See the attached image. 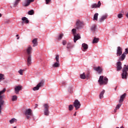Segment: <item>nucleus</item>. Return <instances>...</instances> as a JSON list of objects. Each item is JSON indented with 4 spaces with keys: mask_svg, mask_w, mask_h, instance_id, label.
<instances>
[{
    "mask_svg": "<svg viewBox=\"0 0 128 128\" xmlns=\"http://www.w3.org/2000/svg\"><path fill=\"white\" fill-rule=\"evenodd\" d=\"M6 89L4 88L2 90L0 91V114L2 112V106L4 104V100L6 98L4 96H2V94H4L6 92Z\"/></svg>",
    "mask_w": 128,
    "mask_h": 128,
    "instance_id": "nucleus-1",
    "label": "nucleus"
},
{
    "mask_svg": "<svg viewBox=\"0 0 128 128\" xmlns=\"http://www.w3.org/2000/svg\"><path fill=\"white\" fill-rule=\"evenodd\" d=\"M6 89L4 88L2 90L0 91V114L2 112V106L4 104V100L6 98L4 96H2V94H4L6 92Z\"/></svg>",
    "mask_w": 128,
    "mask_h": 128,
    "instance_id": "nucleus-2",
    "label": "nucleus"
},
{
    "mask_svg": "<svg viewBox=\"0 0 128 128\" xmlns=\"http://www.w3.org/2000/svg\"><path fill=\"white\" fill-rule=\"evenodd\" d=\"M6 89L4 88L2 90L0 91V114L2 112V106L4 104V100L6 98L4 96H2V94H4L6 92Z\"/></svg>",
    "mask_w": 128,
    "mask_h": 128,
    "instance_id": "nucleus-3",
    "label": "nucleus"
},
{
    "mask_svg": "<svg viewBox=\"0 0 128 128\" xmlns=\"http://www.w3.org/2000/svg\"><path fill=\"white\" fill-rule=\"evenodd\" d=\"M24 114L27 120H30L34 116L32 110L30 108L26 109L24 112Z\"/></svg>",
    "mask_w": 128,
    "mask_h": 128,
    "instance_id": "nucleus-4",
    "label": "nucleus"
},
{
    "mask_svg": "<svg viewBox=\"0 0 128 128\" xmlns=\"http://www.w3.org/2000/svg\"><path fill=\"white\" fill-rule=\"evenodd\" d=\"M108 80L107 78L106 77H104V78L103 76H100L99 80H98V82H99L100 86L106 84H108Z\"/></svg>",
    "mask_w": 128,
    "mask_h": 128,
    "instance_id": "nucleus-5",
    "label": "nucleus"
},
{
    "mask_svg": "<svg viewBox=\"0 0 128 128\" xmlns=\"http://www.w3.org/2000/svg\"><path fill=\"white\" fill-rule=\"evenodd\" d=\"M72 32L74 36V42H76V40L80 39V35L78 34H76V28L72 30Z\"/></svg>",
    "mask_w": 128,
    "mask_h": 128,
    "instance_id": "nucleus-6",
    "label": "nucleus"
},
{
    "mask_svg": "<svg viewBox=\"0 0 128 128\" xmlns=\"http://www.w3.org/2000/svg\"><path fill=\"white\" fill-rule=\"evenodd\" d=\"M44 116H50V106L48 104H44Z\"/></svg>",
    "mask_w": 128,
    "mask_h": 128,
    "instance_id": "nucleus-7",
    "label": "nucleus"
},
{
    "mask_svg": "<svg viewBox=\"0 0 128 128\" xmlns=\"http://www.w3.org/2000/svg\"><path fill=\"white\" fill-rule=\"evenodd\" d=\"M44 81L42 80L36 86L34 87L33 88V90H40V88H42V86H44Z\"/></svg>",
    "mask_w": 128,
    "mask_h": 128,
    "instance_id": "nucleus-8",
    "label": "nucleus"
},
{
    "mask_svg": "<svg viewBox=\"0 0 128 128\" xmlns=\"http://www.w3.org/2000/svg\"><path fill=\"white\" fill-rule=\"evenodd\" d=\"M126 54H128V48L125 49V52L122 54V56L119 58V60H124V58H126Z\"/></svg>",
    "mask_w": 128,
    "mask_h": 128,
    "instance_id": "nucleus-9",
    "label": "nucleus"
},
{
    "mask_svg": "<svg viewBox=\"0 0 128 128\" xmlns=\"http://www.w3.org/2000/svg\"><path fill=\"white\" fill-rule=\"evenodd\" d=\"M74 106L76 110H78L80 108V102L78 100H76L74 102Z\"/></svg>",
    "mask_w": 128,
    "mask_h": 128,
    "instance_id": "nucleus-10",
    "label": "nucleus"
},
{
    "mask_svg": "<svg viewBox=\"0 0 128 128\" xmlns=\"http://www.w3.org/2000/svg\"><path fill=\"white\" fill-rule=\"evenodd\" d=\"M82 26V22H80V20H78L76 22V24L75 25V28L76 30H80V28Z\"/></svg>",
    "mask_w": 128,
    "mask_h": 128,
    "instance_id": "nucleus-11",
    "label": "nucleus"
},
{
    "mask_svg": "<svg viewBox=\"0 0 128 128\" xmlns=\"http://www.w3.org/2000/svg\"><path fill=\"white\" fill-rule=\"evenodd\" d=\"M116 52L117 56H120L122 54V48H120V46H118Z\"/></svg>",
    "mask_w": 128,
    "mask_h": 128,
    "instance_id": "nucleus-12",
    "label": "nucleus"
},
{
    "mask_svg": "<svg viewBox=\"0 0 128 128\" xmlns=\"http://www.w3.org/2000/svg\"><path fill=\"white\" fill-rule=\"evenodd\" d=\"M22 86H16L14 88V92L16 94H20V91L22 90Z\"/></svg>",
    "mask_w": 128,
    "mask_h": 128,
    "instance_id": "nucleus-13",
    "label": "nucleus"
},
{
    "mask_svg": "<svg viewBox=\"0 0 128 128\" xmlns=\"http://www.w3.org/2000/svg\"><path fill=\"white\" fill-rule=\"evenodd\" d=\"M34 2V0H25L23 6H28L30 4V2Z\"/></svg>",
    "mask_w": 128,
    "mask_h": 128,
    "instance_id": "nucleus-14",
    "label": "nucleus"
},
{
    "mask_svg": "<svg viewBox=\"0 0 128 128\" xmlns=\"http://www.w3.org/2000/svg\"><path fill=\"white\" fill-rule=\"evenodd\" d=\"M102 5V3H100V1H98V4H94L91 6L92 8H100Z\"/></svg>",
    "mask_w": 128,
    "mask_h": 128,
    "instance_id": "nucleus-15",
    "label": "nucleus"
},
{
    "mask_svg": "<svg viewBox=\"0 0 128 128\" xmlns=\"http://www.w3.org/2000/svg\"><path fill=\"white\" fill-rule=\"evenodd\" d=\"M122 62H118L116 63V70L118 72H120V70H122Z\"/></svg>",
    "mask_w": 128,
    "mask_h": 128,
    "instance_id": "nucleus-16",
    "label": "nucleus"
},
{
    "mask_svg": "<svg viewBox=\"0 0 128 128\" xmlns=\"http://www.w3.org/2000/svg\"><path fill=\"white\" fill-rule=\"evenodd\" d=\"M94 70H96V72H98L100 74H102V68L100 66L98 67H95L94 68Z\"/></svg>",
    "mask_w": 128,
    "mask_h": 128,
    "instance_id": "nucleus-17",
    "label": "nucleus"
},
{
    "mask_svg": "<svg viewBox=\"0 0 128 128\" xmlns=\"http://www.w3.org/2000/svg\"><path fill=\"white\" fill-rule=\"evenodd\" d=\"M32 46H28L26 50L27 54H28V56H31L30 54H32Z\"/></svg>",
    "mask_w": 128,
    "mask_h": 128,
    "instance_id": "nucleus-18",
    "label": "nucleus"
},
{
    "mask_svg": "<svg viewBox=\"0 0 128 128\" xmlns=\"http://www.w3.org/2000/svg\"><path fill=\"white\" fill-rule=\"evenodd\" d=\"M126 94L124 93L120 97V99L119 100L120 104H121V102H124V100L126 98Z\"/></svg>",
    "mask_w": 128,
    "mask_h": 128,
    "instance_id": "nucleus-19",
    "label": "nucleus"
},
{
    "mask_svg": "<svg viewBox=\"0 0 128 128\" xmlns=\"http://www.w3.org/2000/svg\"><path fill=\"white\" fill-rule=\"evenodd\" d=\"M27 64L28 66H30L32 64V56L31 55L28 56V57L27 58Z\"/></svg>",
    "mask_w": 128,
    "mask_h": 128,
    "instance_id": "nucleus-20",
    "label": "nucleus"
},
{
    "mask_svg": "<svg viewBox=\"0 0 128 128\" xmlns=\"http://www.w3.org/2000/svg\"><path fill=\"white\" fill-rule=\"evenodd\" d=\"M82 48H83L82 49V50L83 52H86L88 48V46L86 44H82Z\"/></svg>",
    "mask_w": 128,
    "mask_h": 128,
    "instance_id": "nucleus-21",
    "label": "nucleus"
},
{
    "mask_svg": "<svg viewBox=\"0 0 128 128\" xmlns=\"http://www.w3.org/2000/svg\"><path fill=\"white\" fill-rule=\"evenodd\" d=\"M106 18H108V15L106 14V15L102 16L99 20L100 22H104V20H106Z\"/></svg>",
    "mask_w": 128,
    "mask_h": 128,
    "instance_id": "nucleus-22",
    "label": "nucleus"
},
{
    "mask_svg": "<svg viewBox=\"0 0 128 128\" xmlns=\"http://www.w3.org/2000/svg\"><path fill=\"white\" fill-rule=\"evenodd\" d=\"M32 42L33 44L32 46H34V47L36 46H38V38H34L32 40Z\"/></svg>",
    "mask_w": 128,
    "mask_h": 128,
    "instance_id": "nucleus-23",
    "label": "nucleus"
},
{
    "mask_svg": "<svg viewBox=\"0 0 128 128\" xmlns=\"http://www.w3.org/2000/svg\"><path fill=\"white\" fill-rule=\"evenodd\" d=\"M72 48H74V44H72V43L69 42L67 44V46H66L67 48L68 49Z\"/></svg>",
    "mask_w": 128,
    "mask_h": 128,
    "instance_id": "nucleus-24",
    "label": "nucleus"
},
{
    "mask_svg": "<svg viewBox=\"0 0 128 128\" xmlns=\"http://www.w3.org/2000/svg\"><path fill=\"white\" fill-rule=\"evenodd\" d=\"M90 30L92 32H96V24L92 25L91 26Z\"/></svg>",
    "mask_w": 128,
    "mask_h": 128,
    "instance_id": "nucleus-25",
    "label": "nucleus"
},
{
    "mask_svg": "<svg viewBox=\"0 0 128 128\" xmlns=\"http://www.w3.org/2000/svg\"><path fill=\"white\" fill-rule=\"evenodd\" d=\"M22 20L24 22H26V24H28L30 22V21L28 20V18L26 17H23L22 18Z\"/></svg>",
    "mask_w": 128,
    "mask_h": 128,
    "instance_id": "nucleus-26",
    "label": "nucleus"
},
{
    "mask_svg": "<svg viewBox=\"0 0 128 128\" xmlns=\"http://www.w3.org/2000/svg\"><path fill=\"white\" fill-rule=\"evenodd\" d=\"M80 78H82V80H86V73L84 72L82 74H81L80 75Z\"/></svg>",
    "mask_w": 128,
    "mask_h": 128,
    "instance_id": "nucleus-27",
    "label": "nucleus"
},
{
    "mask_svg": "<svg viewBox=\"0 0 128 128\" xmlns=\"http://www.w3.org/2000/svg\"><path fill=\"white\" fill-rule=\"evenodd\" d=\"M104 92H106V90H102V91L100 93V98L102 99V98H104Z\"/></svg>",
    "mask_w": 128,
    "mask_h": 128,
    "instance_id": "nucleus-28",
    "label": "nucleus"
},
{
    "mask_svg": "<svg viewBox=\"0 0 128 128\" xmlns=\"http://www.w3.org/2000/svg\"><path fill=\"white\" fill-rule=\"evenodd\" d=\"M98 40H100V38H96V37H94L92 41V44H96V43L98 42Z\"/></svg>",
    "mask_w": 128,
    "mask_h": 128,
    "instance_id": "nucleus-29",
    "label": "nucleus"
},
{
    "mask_svg": "<svg viewBox=\"0 0 128 128\" xmlns=\"http://www.w3.org/2000/svg\"><path fill=\"white\" fill-rule=\"evenodd\" d=\"M98 13H96L94 16V20H98Z\"/></svg>",
    "mask_w": 128,
    "mask_h": 128,
    "instance_id": "nucleus-30",
    "label": "nucleus"
},
{
    "mask_svg": "<svg viewBox=\"0 0 128 128\" xmlns=\"http://www.w3.org/2000/svg\"><path fill=\"white\" fill-rule=\"evenodd\" d=\"M28 14L30 16H32V14H34V10H32L28 12Z\"/></svg>",
    "mask_w": 128,
    "mask_h": 128,
    "instance_id": "nucleus-31",
    "label": "nucleus"
},
{
    "mask_svg": "<svg viewBox=\"0 0 128 128\" xmlns=\"http://www.w3.org/2000/svg\"><path fill=\"white\" fill-rule=\"evenodd\" d=\"M60 66V62H56L53 65V68H58Z\"/></svg>",
    "mask_w": 128,
    "mask_h": 128,
    "instance_id": "nucleus-32",
    "label": "nucleus"
},
{
    "mask_svg": "<svg viewBox=\"0 0 128 128\" xmlns=\"http://www.w3.org/2000/svg\"><path fill=\"white\" fill-rule=\"evenodd\" d=\"M4 80V75L3 74H0V82Z\"/></svg>",
    "mask_w": 128,
    "mask_h": 128,
    "instance_id": "nucleus-33",
    "label": "nucleus"
},
{
    "mask_svg": "<svg viewBox=\"0 0 128 128\" xmlns=\"http://www.w3.org/2000/svg\"><path fill=\"white\" fill-rule=\"evenodd\" d=\"M120 106H122V104H118L116 106V109L114 110V112H116V110H118V108H120Z\"/></svg>",
    "mask_w": 128,
    "mask_h": 128,
    "instance_id": "nucleus-34",
    "label": "nucleus"
},
{
    "mask_svg": "<svg viewBox=\"0 0 128 128\" xmlns=\"http://www.w3.org/2000/svg\"><path fill=\"white\" fill-rule=\"evenodd\" d=\"M20 2V0H16L15 2V3L14 4V8H16L18 4V3Z\"/></svg>",
    "mask_w": 128,
    "mask_h": 128,
    "instance_id": "nucleus-35",
    "label": "nucleus"
},
{
    "mask_svg": "<svg viewBox=\"0 0 128 128\" xmlns=\"http://www.w3.org/2000/svg\"><path fill=\"white\" fill-rule=\"evenodd\" d=\"M18 100V96H13L12 97V100L14 102L15 100Z\"/></svg>",
    "mask_w": 128,
    "mask_h": 128,
    "instance_id": "nucleus-36",
    "label": "nucleus"
},
{
    "mask_svg": "<svg viewBox=\"0 0 128 128\" xmlns=\"http://www.w3.org/2000/svg\"><path fill=\"white\" fill-rule=\"evenodd\" d=\"M24 70H18V72H19V74L21 75L22 76V74H24Z\"/></svg>",
    "mask_w": 128,
    "mask_h": 128,
    "instance_id": "nucleus-37",
    "label": "nucleus"
},
{
    "mask_svg": "<svg viewBox=\"0 0 128 128\" xmlns=\"http://www.w3.org/2000/svg\"><path fill=\"white\" fill-rule=\"evenodd\" d=\"M56 62H60L59 60H60V56L59 55H56Z\"/></svg>",
    "mask_w": 128,
    "mask_h": 128,
    "instance_id": "nucleus-38",
    "label": "nucleus"
},
{
    "mask_svg": "<svg viewBox=\"0 0 128 128\" xmlns=\"http://www.w3.org/2000/svg\"><path fill=\"white\" fill-rule=\"evenodd\" d=\"M90 72H88L86 74V78H87V80H88L90 78Z\"/></svg>",
    "mask_w": 128,
    "mask_h": 128,
    "instance_id": "nucleus-39",
    "label": "nucleus"
},
{
    "mask_svg": "<svg viewBox=\"0 0 128 128\" xmlns=\"http://www.w3.org/2000/svg\"><path fill=\"white\" fill-rule=\"evenodd\" d=\"M69 110H74V106L73 105H70L68 106Z\"/></svg>",
    "mask_w": 128,
    "mask_h": 128,
    "instance_id": "nucleus-40",
    "label": "nucleus"
},
{
    "mask_svg": "<svg viewBox=\"0 0 128 128\" xmlns=\"http://www.w3.org/2000/svg\"><path fill=\"white\" fill-rule=\"evenodd\" d=\"M62 36H64V34H60L58 38V40H60L62 38Z\"/></svg>",
    "mask_w": 128,
    "mask_h": 128,
    "instance_id": "nucleus-41",
    "label": "nucleus"
},
{
    "mask_svg": "<svg viewBox=\"0 0 128 128\" xmlns=\"http://www.w3.org/2000/svg\"><path fill=\"white\" fill-rule=\"evenodd\" d=\"M14 120H16L15 118H12L11 120H10V124H14Z\"/></svg>",
    "mask_w": 128,
    "mask_h": 128,
    "instance_id": "nucleus-42",
    "label": "nucleus"
},
{
    "mask_svg": "<svg viewBox=\"0 0 128 128\" xmlns=\"http://www.w3.org/2000/svg\"><path fill=\"white\" fill-rule=\"evenodd\" d=\"M122 14H118V18H122Z\"/></svg>",
    "mask_w": 128,
    "mask_h": 128,
    "instance_id": "nucleus-43",
    "label": "nucleus"
},
{
    "mask_svg": "<svg viewBox=\"0 0 128 128\" xmlns=\"http://www.w3.org/2000/svg\"><path fill=\"white\" fill-rule=\"evenodd\" d=\"M62 44L63 46H66V40H63L62 41Z\"/></svg>",
    "mask_w": 128,
    "mask_h": 128,
    "instance_id": "nucleus-44",
    "label": "nucleus"
},
{
    "mask_svg": "<svg viewBox=\"0 0 128 128\" xmlns=\"http://www.w3.org/2000/svg\"><path fill=\"white\" fill-rule=\"evenodd\" d=\"M50 2H52V0H46V4H48Z\"/></svg>",
    "mask_w": 128,
    "mask_h": 128,
    "instance_id": "nucleus-45",
    "label": "nucleus"
},
{
    "mask_svg": "<svg viewBox=\"0 0 128 128\" xmlns=\"http://www.w3.org/2000/svg\"><path fill=\"white\" fill-rule=\"evenodd\" d=\"M4 24H10V20H6L4 22Z\"/></svg>",
    "mask_w": 128,
    "mask_h": 128,
    "instance_id": "nucleus-46",
    "label": "nucleus"
},
{
    "mask_svg": "<svg viewBox=\"0 0 128 128\" xmlns=\"http://www.w3.org/2000/svg\"><path fill=\"white\" fill-rule=\"evenodd\" d=\"M72 87H70L68 88V91L69 92H72Z\"/></svg>",
    "mask_w": 128,
    "mask_h": 128,
    "instance_id": "nucleus-47",
    "label": "nucleus"
},
{
    "mask_svg": "<svg viewBox=\"0 0 128 128\" xmlns=\"http://www.w3.org/2000/svg\"><path fill=\"white\" fill-rule=\"evenodd\" d=\"M74 116H76V112H75V113L74 114Z\"/></svg>",
    "mask_w": 128,
    "mask_h": 128,
    "instance_id": "nucleus-48",
    "label": "nucleus"
},
{
    "mask_svg": "<svg viewBox=\"0 0 128 128\" xmlns=\"http://www.w3.org/2000/svg\"><path fill=\"white\" fill-rule=\"evenodd\" d=\"M116 88H118V86H116V87L114 88L115 90H116Z\"/></svg>",
    "mask_w": 128,
    "mask_h": 128,
    "instance_id": "nucleus-49",
    "label": "nucleus"
},
{
    "mask_svg": "<svg viewBox=\"0 0 128 128\" xmlns=\"http://www.w3.org/2000/svg\"><path fill=\"white\" fill-rule=\"evenodd\" d=\"M16 37H18V34H16Z\"/></svg>",
    "mask_w": 128,
    "mask_h": 128,
    "instance_id": "nucleus-50",
    "label": "nucleus"
},
{
    "mask_svg": "<svg viewBox=\"0 0 128 128\" xmlns=\"http://www.w3.org/2000/svg\"><path fill=\"white\" fill-rule=\"evenodd\" d=\"M17 40H20V37H18V38H17Z\"/></svg>",
    "mask_w": 128,
    "mask_h": 128,
    "instance_id": "nucleus-51",
    "label": "nucleus"
},
{
    "mask_svg": "<svg viewBox=\"0 0 128 128\" xmlns=\"http://www.w3.org/2000/svg\"><path fill=\"white\" fill-rule=\"evenodd\" d=\"M120 128H124L123 126H122Z\"/></svg>",
    "mask_w": 128,
    "mask_h": 128,
    "instance_id": "nucleus-52",
    "label": "nucleus"
},
{
    "mask_svg": "<svg viewBox=\"0 0 128 128\" xmlns=\"http://www.w3.org/2000/svg\"><path fill=\"white\" fill-rule=\"evenodd\" d=\"M0 18H2V14H0Z\"/></svg>",
    "mask_w": 128,
    "mask_h": 128,
    "instance_id": "nucleus-53",
    "label": "nucleus"
},
{
    "mask_svg": "<svg viewBox=\"0 0 128 128\" xmlns=\"http://www.w3.org/2000/svg\"><path fill=\"white\" fill-rule=\"evenodd\" d=\"M38 104H36V108H37L38 107Z\"/></svg>",
    "mask_w": 128,
    "mask_h": 128,
    "instance_id": "nucleus-54",
    "label": "nucleus"
}]
</instances>
